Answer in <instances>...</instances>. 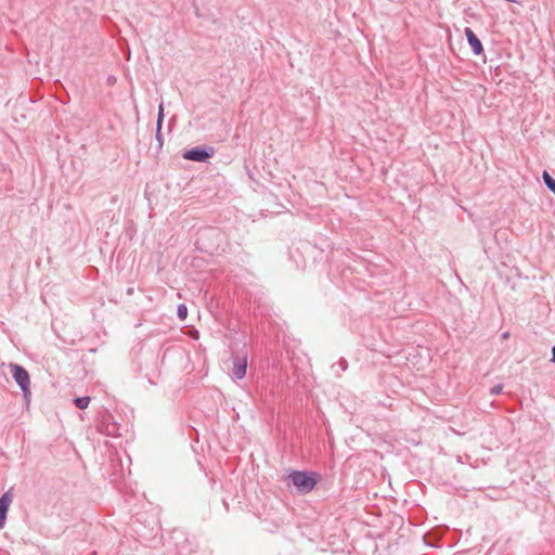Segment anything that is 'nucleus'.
<instances>
[{
  "mask_svg": "<svg viewBox=\"0 0 555 555\" xmlns=\"http://www.w3.org/2000/svg\"><path fill=\"white\" fill-rule=\"evenodd\" d=\"M552 362L555 363V346L552 348Z\"/></svg>",
  "mask_w": 555,
  "mask_h": 555,
  "instance_id": "12",
  "label": "nucleus"
},
{
  "mask_svg": "<svg viewBox=\"0 0 555 555\" xmlns=\"http://www.w3.org/2000/svg\"><path fill=\"white\" fill-rule=\"evenodd\" d=\"M177 314L180 320H185L188 315V308L184 304H180L177 309Z\"/></svg>",
  "mask_w": 555,
  "mask_h": 555,
  "instance_id": "10",
  "label": "nucleus"
},
{
  "mask_svg": "<svg viewBox=\"0 0 555 555\" xmlns=\"http://www.w3.org/2000/svg\"><path fill=\"white\" fill-rule=\"evenodd\" d=\"M542 178L547 189L555 194V179L547 171H543Z\"/></svg>",
  "mask_w": 555,
  "mask_h": 555,
  "instance_id": "8",
  "label": "nucleus"
},
{
  "mask_svg": "<svg viewBox=\"0 0 555 555\" xmlns=\"http://www.w3.org/2000/svg\"><path fill=\"white\" fill-rule=\"evenodd\" d=\"M214 155H215V149L212 146H208V147L196 146V147L185 151L183 153V158L188 159V160L203 163V162H206L207 159H209L210 157H212Z\"/></svg>",
  "mask_w": 555,
  "mask_h": 555,
  "instance_id": "3",
  "label": "nucleus"
},
{
  "mask_svg": "<svg viewBox=\"0 0 555 555\" xmlns=\"http://www.w3.org/2000/svg\"><path fill=\"white\" fill-rule=\"evenodd\" d=\"M9 367L12 373V377L21 387L24 397L27 398L30 396V377L26 369L16 363H11Z\"/></svg>",
  "mask_w": 555,
  "mask_h": 555,
  "instance_id": "2",
  "label": "nucleus"
},
{
  "mask_svg": "<svg viewBox=\"0 0 555 555\" xmlns=\"http://www.w3.org/2000/svg\"><path fill=\"white\" fill-rule=\"evenodd\" d=\"M503 386L502 385H495L490 389V393L492 396L500 395L502 392Z\"/></svg>",
  "mask_w": 555,
  "mask_h": 555,
  "instance_id": "11",
  "label": "nucleus"
},
{
  "mask_svg": "<svg viewBox=\"0 0 555 555\" xmlns=\"http://www.w3.org/2000/svg\"><path fill=\"white\" fill-rule=\"evenodd\" d=\"M465 35L467 37V41L473 49V52L476 55H480L483 52V47L481 41L475 35V33L470 28H465Z\"/></svg>",
  "mask_w": 555,
  "mask_h": 555,
  "instance_id": "6",
  "label": "nucleus"
},
{
  "mask_svg": "<svg viewBox=\"0 0 555 555\" xmlns=\"http://www.w3.org/2000/svg\"><path fill=\"white\" fill-rule=\"evenodd\" d=\"M502 337H503L504 339H506V338L508 337V332L504 333V334L502 335Z\"/></svg>",
  "mask_w": 555,
  "mask_h": 555,
  "instance_id": "13",
  "label": "nucleus"
},
{
  "mask_svg": "<svg viewBox=\"0 0 555 555\" xmlns=\"http://www.w3.org/2000/svg\"><path fill=\"white\" fill-rule=\"evenodd\" d=\"M12 503V495L10 492L4 493L0 498V529L4 527L7 513Z\"/></svg>",
  "mask_w": 555,
  "mask_h": 555,
  "instance_id": "5",
  "label": "nucleus"
},
{
  "mask_svg": "<svg viewBox=\"0 0 555 555\" xmlns=\"http://www.w3.org/2000/svg\"><path fill=\"white\" fill-rule=\"evenodd\" d=\"M287 486H294L299 493H309L318 482L315 473L293 470L287 477Z\"/></svg>",
  "mask_w": 555,
  "mask_h": 555,
  "instance_id": "1",
  "label": "nucleus"
},
{
  "mask_svg": "<svg viewBox=\"0 0 555 555\" xmlns=\"http://www.w3.org/2000/svg\"><path fill=\"white\" fill-rule=\"evenodd\" d=\"M132 292H133L132 288H129L127 293L132 294Z\"/></svg>",
  "mask_w": 555,
  "mask_h": 555,
  "instance_id": "14",
  "label": "nucleus"
},
{
  "mask_svg": "<svg viewBox=\"0 0 555 555\" xmlns=\"http://www.w3.org/2000/svg\"><path fill=\"white\" fill-rule=\"evenodd\" d=\"M233 367L231 376L235 379H242L246 375L247 369V352H243L242 354L236 353L232 358Z\"/></svg>",
  "mask_w": 555,
  "mask_h": 555,
  "instance_id": "4",
  "label": "nucleus"
},
{
  "mask_svg": "<svg viewBox=\"0 0 555 555\" xmlns=\"http://www.w3.org/2000/svg\"><path fill=\"white\" fill-rule=\"evenodd\" d=\"M74 403L76 405V408H78L79 410H85L87 409V406L89 405L90 403V397H77L75 400H74Z\"/></svg>",
  "mask_w": 555,
  "mask_h": 555,
  "instance_id": "9",
  "label": "nucleus"
},
{
  "mask_svg": "<svg viewBox=\"0 0 555 555\" xmlns=\"http://www.w3.org/2000/svg\"><path fill=\"white\" fill-rule=\"evenodd\" d=\"M164 106L160 104L158 106V114H157V128H156V139L159 142V145L163 144V138H162V126L164 121Z\"/></svg>",
  "mask_w": 555,
  "mask_h": 555,
  "instance_id": "7",
  "label": "nucleus"
}]
</instances>
